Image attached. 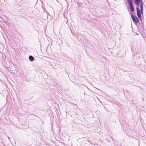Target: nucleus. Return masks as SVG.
I'll use <instances>...</instances> for the list:
<instances>
[{
	"instance_id": "obj_1",
	"label": "nucleus",
	"mask_w": 146,
	"mask_h": 146,
	"mask_svg": "<svg viewBox=\"0 0 146 146\" xmlns=\"http://www.w3.org/2000/svg\"><path fill=\"white\" fill-rule=\"evenodd\" d=\"M131 17L135 25H137L139 22V19L137 16L133 14L131 15Z\"/></svg>"
},
{
	"instance_id": "obj_2",
	"label": "nucleus",
	"mask_w": 146,
	"mask_h": 146,
	"mask_svg": "<svg viewBox=\"0 0 146 146\" xmlns=\"http://www.w3.org/2000/svg\"><path fill=\"white\" fill-rule=\"evenodd\" d=\"M128 3L129 5L130 11L132 12L134 11V9L133 5V2L132 0H127Z\"/></svg>"
},
{
	"instance_id": "obj_3",
	"label": "nucleus",
	"mask_w": 146,
	"mask_h": 146,
	"mask_svg": "<svg viewBox=\"0 0 146 146\" xmlns=\"http://www.w3.org/2000/svg\"><path fill=\"white\" fill-rule=\"evenodd\" d=\"M137 10V14L138 17L140 19V20L142 23V19L141 16V13L140 12V9L139 7H136Z\"/></svg>"
},
{
	"instance_id": "obj_4",
	"label": "nucleus",
	"mask_w": 146,
	"mask_h": 146,
	"mask_svg": "<svg viewBox=\"0 0 146 146\" xmlns=\"http://www.w3.org/2000/svg\"><path fill=\"white\" fill-rule=\"evenodd\" d=\"M83 36H84L83 35H81V34H79L78 35V36L77 37V39L80 42H82L84 40Z\"/></svg>"
},
{
	"instance_id": "obj_5",
	"label": "nucleus",
	"mask_w": 146,
	"mask_h": 146,
	"mask_svg": "<svg viewBox=\"0 0 146 146\" xmlns=\"http://www.w3.org/2000/svg\"><path fill=\"white\" fill-rule=\"evenodd\" d=\"M141 0H133L134 3L137 7H139L138 3L139 1H141Z\"/></svg>"
},
{
	"instance_id": "obj_6",
	"label": "nucleus",
	"mask_w": 146,
	"mask_h": 146,
	"mask_svg": "<svg viewBox=\"0 0 146 146\" xmlns=\"http://www.w3.org/2000/svg\"><path fill=\"white\" fill-rule=\"evenodd\" d=\"M29 59L30 61H33L34 59V58L31 55H30L29 57Z\"/></svg>"
},
{
	"instance_id": "obj_7",
	"label": "nucleus",
	"mask_w": 146,
	"mask_h": 146,
	"mask_svg": "<svg viewBox=\"0 0 146 146\" xmlns=\"http://www.w3.org/2000/svg\"><path fill=\"white\" fill-rule=\"evenodd\" d=\"M140 12L141 13V14H143V7H142L141 6H140Z\"/></svg>"
},
{
	"instance_id": "obj_8",
	"label": "nucleus",
	"mask_w": 146,
	"mask_h": 146,
	"mask_svg": "<svg viewBox=\"0 0 146 146\" xmlns=\"http://www.w3.org/2000/svg\"><path fill=\"white\" fill-rule=\"evenodd\" d=\"M140 4V6H141L142 7H143V3L142 0H141V1H139L138 3V5Z\"/></svg>"
},
{
	"instance_id": "obj_9",
	"label": "nucleus",
	"mask_w": 146,
	"mask_h": 146,
	"mask_svg": "<svg viewBox=\"0 0 146 146\" xmlns=\"http://www.w3.org/2000/svg\"><path fill=\"white\" fill-rule=\"evenodd\" d=\"M8 139H9V137L8 136Z\"/></svg>"
},
{
	"instance_id": "obj_10",
	"label": "nucleus",
	"mask_w": 146,
	"mask_h": 146,
	"mask_svg": "<svg viewBox=\"0 0 146 146\" xmlns=\"http://www.w3.org/2000/svg\"><path fill=\"white\" fill-rule=\"evenodd\" d=\"M111 138L112 139H113V138H112V137H111Z\"/></svg>"
},
{
	"instance_id": "obj_11",
	"label": "nucleus",
	"mask_w": 146,
	"mask_h": 146,
	"mask_svg": "<svg viewBox=\"0 0 146 146\" xmlns=\"http://www.w3.org/2000/svg\"><path fill=\"white\" fill-rule=\"evenodd\" d=\"M73 35H74V36H75V35H74V34H73Z\"/></svg>"
},
{
	"instance_id": "obj_12",
	"label": "nucleus",
	"mask_w": 146,
	"mask_h": 146,
	"mask_svg": "<svg viewBox=\"0 0 146 146\" xmlns=\"http://www.w3.org/2000/svg\"><path fill=\"white\" fill-rule=\"evenodd\" d=\"M35 115L36 116V117H37L36 115Z\"/></svg>"
}]
</instances>
